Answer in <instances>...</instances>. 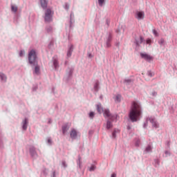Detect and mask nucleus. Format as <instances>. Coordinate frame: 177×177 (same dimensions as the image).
I'll list each match as a JSON object with an SVG mask.
<instances>
[{
    "mask_svg": "<svg viewBox=\"0 0 177 177\" xmlns=\"http://www.w3.org/2000/svg\"><path fill=\"white\" fill-rule=\"evenodd\" d=\"M140 117H142V106L139 102L133 101L131 103V106L129 113V120L131 122H136L140 120Z\"/></svg>",
    "mask_w": 177,
    "mask_h": 177,
    "instance_id": "f257e3e1",
    "label": "nucleus"
},
{
    "mask_svg": "<svg viewBox=\"0 0 177 177\" xmlns=\"http://www.w3.org/2000/svg\"><path fill=\"white\" fill-rule=\"evenodd\" d=\"M28 60L30 64H38V62L37 61V53L34 50H31L28 53Z\"/></svg>",
    "mask_w": 177,
    "mask_h": 177,
    "instance_id": "f03ea898",
    "label": "nucleus"
},
{
    "mask_svg": "<svg viewBox=\"0 0 177 177\" xmlns=\"http://www.w3.org/2000/svg\"><path fill=\"white\" fill-rule=\"evenodd\" d=\"M52 16H53V12H52V10L48 8L45 11L44 20L46 23H50L52 21Z\"/></svg>",
    "mask_w": 177,
    "mask_h": 177,
    "instance_id": "7ed1b4c3",
    "label": "nucleus"
},
{
    "mask_svg": "<svg viewBox=\"0 0 177 177\" xmlns=\"http://www.w3.org/2000/svg\"><path fill=\"white\" fill-rule=\"evenodd\" d=\"M104 117H106L107 118H109L111 121H114L115 118H117L116 115H111L109 109H104Z\"/></svg>",
    "mask_w": 177,
    "mask_h": 177,
    "instance_id": "20e7f679",
    "label": "nucleus"
},
{
    "mask_svg": "<svg viewBox=\"0 0 177 177\" xmlns=\"http://www.w3.org/2000/svg\"><path fill=\"white\" fill-rule=\"evenodd\" d=\"M140 56L142 57V59L147 60V62H151V60H153V57L149 55V54L141 53Z\"/></svg>",
    "mask_w": 177,
    "mask_h": 177,
    "instance_id": "39448f33",
    "label": "nucleus"
},
{
    "mask_svg": "<svg viewBox=\"0 0 177 177\" xmlns=\"http://www.w3.org/2000/svg\"><path fill=\"white\" fill-rule=\"evenodd\" d=\"M136 15V17L138 20H142V19H145V12H144L138 11Z\"/></svg>",
    "mask_w": 177,
    "mask_h": 177,
    "instance_id": "423d86ee",
    "label": "nucleus"
},
{
    "mask_svg": "<svg viewBox=\"0 0 177 177\" xmlns=\"http://www.w3.org/2000/svg\"><path fill=\"white\" fill-rule=\"evenodd\" d=\"M70 135H71V138L72 139H75V138H77V130L73 129L71 131Z\"/></svg>",
    "mask_w": 177,
    "mask_h": 177,
    "instance_id": "0eeeda50",
    "label": "nucleus"
},
{
    "mask_svg": "<svg viewBox=\"0 0 177 177\" xmlns=\"http://www.w3.org/2000/svg\"><path fill=\"white\" fill-rule=\"evenodd\" d=\"M40 3L43 9H46V8H48V1H46V0H40Z\"/></svg>",
    "mask_w": 177,
    "mask_h": 177,
    "instance_id": "6e6552de",
    "label": "nucleus"
},
{
    "mask_svg": "<svg viewBox=\"0 0 177 177\" xmlns=\"http://www.w3.org/2000/svg\"><path fill=\"white\" fill-rule=\"evenodd\" d=\"M70 129V126L68 124H65L62 127V132L64 135H66L67 133V131Z\"/></svg>",
    "mask_w": 177,
    "mask_h": 177,
    "instance_id": "1a4fd4ad",
    "label": "nucleus"
},
{
    "mask_svg": "<svg viewBox=\"0 0 177 177\" xmlns=\"http://www.w3.org/2000/svg\"><path fill=\"white\" fill-rule=\"evenodd\" d=\"M35 66V74H37L38 75L41 71V68H39V66H38V64L34 65Z\"/></svg>",
    "mask_w": 177,
    "mask_h": 177,
    "instance_id": "9d476101",
    "label": "nucleus"
},
{
    "mask_svg": "<svg viewBox=\"0 0 177 177\" xmlns=\"http://www.w3.org/2000/svg\"><path fill=\"white\" fill-rule=\"evenodd\" d=\"M0 79L1 80V81H3V82H6L8 77H6V75H5V73H0Z\"/></svg>",
    "mask_w": 177,
    "mask_h": 177,
    "instance_id": "9b49d317",
    "label": "nucleus"
},
{
    "mask_svg": "<svg viewBox=\"0 0 177 177\" xmlns=\"http://www.w3.org/2000/svg\"><path fill=\"white\" fill-rule=\"evenodd\" d=\"M96 107L99 114H102L103 113V108L102 107V104H97Z\"/></svg>",
    "mask_w": 177,
    "mask_h": 177,
    "instance_id": "f8f14e48",
    "label": "nucleus"
},
{
    "mask_svg": "<svg viewBox=\"0 0 177 177\" xmlns=\"http://www.w3.org/2000/svg\"><path fill=\"white\" fill-rule=\"evenodd\" d=\"M28 124V120L27 118H26L24 121H23V126L22 128L24 131H26V129H27V125Z\"/></svg>",
    "mask_w": 177,
    "mask_h": 177,
    "instance_id": "ddd939ff",
    "label": "nucleus"
},
{
    "mask_svg": "<svg viewBox=\"0 0 177 177\" xmlns=\"http://www.w3.org/2000/svg\"><path fill=\"white\" fill-rule=\"evenodd\" d=\"M149 121H150V122H151L153 127H157V123L156 122V119L155 118H150L149 119Z\"/></svg>",
    "mask_w": 177,
    "mask_h": 177,
    "instance_id": "4468645a",
    "label": "nucleus"
},
{
    "mask_svg": "<svg viewBox=\"0 0 177 177\" xmlns=\"http://www.w3.org/2000/svg\"><path fill=\"white\" fill-rule=\"evenodd\" d=\"M110 42H111V36H109L108 37V39H107V41H106L107 48H110L111 46V44Z\"/></svg>",
    "mask_w": 177,
    "mask_h": 177,
    "instance_id": "2eb2a0df",
    "label": "nucleus"
},
{
    "mask_svg": "<svg viewBox=\"0 0 177 177\" xmlns=\"http://www.w3.org/2000/svg\"><path fill=\"white\" fill-rule=\"evenodd\" d=\"M99 85H100V83L99 82V81H97L94 85V89L96 91H99Z\"/></svg>",
    "mask_w": 177,
    "mask_h": 177,
    "instance_id": "dca6fc26",
    "label": "nucleus"
},
{
    "mask_svg": "<svg viewBox=\"0 0 177 177\" xmlns=\"http://www.w3.org/2000/svg\"><path fill=\"white\" fill-rule=\"evenodd\" d=\"M73 53V46L69 48V50L67 53L68 57H70Z\"/></svg>",
    "mask_w": 177,
    "mask_h": 177,
    "instance_id": "f3484780",
    "label": "nucleus"
},
{
    "mask_svg": "<svg viewBox=\"0 0 177 177\" xmlns=\"http://www.w3.org/2000/svg\"><path fill=\"white\" fill-rule=\"evenodd\" d=\"M110 128H113V124H111V122L108 120L106 122V129H110Z\"/></svg>",
    "mask_w": 177,
    "mask_h": 177,
    "instance_id": "a211bd4d",
    "label": "nucleus"
},
{
    "mask_svg": "<svg viewBox=\"0 0 177 177\" xmlns=\"http://www.w3.org/2000/svg\"><path fill=\"white\" fill-rule=\"evenodd\" d=\"M11 10L12 12H14L15 13H16L17 12V6L11 5Z\"/></svg>",
    "mask_w": 177,
    "mask_h": 177,
    "instance_id": "6ab92c4d",
    "label": "nucleus"
},
{
    "mask_svg": "<svg viewBox=\"0 0 177 177\" xmlns=\"http://www.w3.org/2000/svg\"><path fill=\"white\" fill-rule=\"evenodd\" d=\"M115 102H121V95L118 94L115 97Z\"/></svg>",
    "mask_w": 177,
    "mask_h": 177,
    "instance_id": "aec40b11",
    "label": "nucleus"
},
{
    "mask_svg": "<svg viewBox=\"0 0 177 177\" xmlns=\"http://www.w3.org/2000/svg\"><path fill=\"white\" fill-rule=\"evenodd\" d=\"M53 65L55 66V68H57V67H59V62H57V59H54L53 61Z\"/></svg>",
    "mask_w": 177,
    "mask_h": 177,
    "instance_id": "412c9836",
    "label": "nucleus"
},
{
    "mask_svg": "<svg viewBox=\"0 0 177 177\" xmlns=\"http://www.w3.org/2000/svg\"><path fill=\"white\" fill-rule=\"evenodd\" d=\"M152 149H151V146L148 145L146 149H145V151L146 153H149V151H151Z\"/></svg>",
    "mask_w": 177,
    "mask_h": 177,
    "instance_id": "4be33fe9",
    "label": "nucleus"
},
{
    "mask_svg": "<svg viewBox=\"0 0 177 177\" xmlns=\"http://www.w3.org/2000/svg\"><path fill=\"white\" fill-rule=\"evenodd\" d=\"M142 42H143V37H140V41H136V45L139 46V45H140V44H142Z\"/></svg>",
    "mask_w": 177,
    "mask_h": 177,
    "instance_id": "5701e85b",
    "label": "nucleus"
},
{
    "mask_svg": "<svg viewBox=\"0 0 177 177\" xmlns=\"http://www.w3.org/2000/svg\"><path fill=\"white\" fill-rule=\"evenodd\" d=\"M152 32H153V35H155V37H158V35H159L158 32H157V30L156 29H153L152 30Z\"/></svg>",
    "mask_w": 177,
    "mask_h": 177,
    "instance_id": "b1692460",
    "label": "nucleus"
},
{
    "mask_svg": "<svg viewBox=\"0 0 177 177\" xmlns=\"http://www.w3.org/2000/svg\"><path fill=\"white\" fill-rule=\"evenodd\" d=\"M98 3L100 6H103V5L104 4V0H98Z\"/></svg>",
    "mask_w": 177,
    "mask_h": 177,
    "instance_id": "393cba45",
    "label": "nucleus"
},
{
    "mask_svg": "<svg viewBox=\"0 0 177 177\" xmlns=\"http://www.w3.org/2000/svg\"><path fill=\"white\" fill-rule=\"evenodd\" d=\"M165 42V40H164V39H160V41H158V44L160 45H164Z\"/></svg>",
    "mask_w": 177,
    "mask_h": 177,
    "instance_id": "a878e982",
    "label": "nucleus"
},
{
    "mask_svg": "<svg viewBox=\"0 0 177 177\" xmlns=\"http://www.w3.org/2000/svg\"><path fill=\"white\" fill-rule=\"evenodd\" d=\"M147 75H148V77H150V78H151V77H153V75H154V74H153V73H151V71H148Z\"/></svg>",
    "mask_w": 177,
    "mask_h": 177,
    "instance_id": "bb28decb",
    "label": "nucleus"
},
{
    "mask_svg": "<svg viewBox=\"0 0 177 177\" xmlns=\"http://www.w3.org/2000/svg\"><path fill=\"white\" fill-rule=\"evenodd\" d=\"M117 132H120V131H119V130H117V129H115V130L113 131V133H112L113 138H115V133H117Z\"/></svg>",
    "mask_w": 177,
    "mask_h": 177,
    "instance_id": "cd10ccee",
    "label": "nucleus"
},
{
    "mask_svg": "<svg viewBox=\"0 0 177 177\" xmlns=\"http://www.w3.org/2000/svg\"><path fill=\"white\" fill-rule=\"evenodd\" d=\"M93 117H95V113L94 112H90L89 118H93Z\"/></svg>",
    "mask_w": 177,
    "mask_h": 177,
    "instance_id": "c85d7f7f",
    "label": "nucleus"
},
{
    "mask_svg": "<svg viewBox=\"0 0 177 177\" xmlns=\"http://www.w3.org/2000/svg\"><path fill=\"white\" fill-rule=\"evenodd\" d=\"M95 168H96L95 165H91V167L89 168V171H95Z\"/></svg>",
    "mask_w": 177,
    "mask_h": 177,
    "instance_id": "c756f323",
    "label": "nucleus"
},
{
    "mask_svg": "<svg viewBox=\"0 0 177 177\" xmlns=\"http://www.w3.org/2000/svg\"><path fill=\"white\" fill-rule=\"evenodd\" d=\"M19 56H20V57H23V56H24V50H21L19 52Z\"/></svg>",
    "mask_w": 177,
    "mask_h": 177,
    "instance_id": "7c9ffc66",
    "label": "nucleus"
},
{
    "mask_svg": "<svg viewBox=\"0 0 177 177\" xmlns=\"http://www.w3.org/2000/svg\"><path fill=\"white\" fill-rule=\"evenodd\" d=\"M147 44L150 45V44H151V40L150 39H147Z\"/></svg>",
    "mask_w": 177,
    "mask_h": 177,
    "instance_id": "2f4dec72",
    "label": "nucleus"
},
{
    "mask_svg": "<svg viewBox=\"0 0 177 177\" xmlns=\"http://www.w3.org/2000/svg\"><path fill=\"white\" fill-rule=\"evenodd\" d=\"M151 95H152V96H157V92L153 91V92L151 93Z\"/></svg>",
    "mask_w": 177,
    "mask_h": 177,
    "instance_id": "473e14b6",
    "label": "nucleus"
},
{
    "mask_svg": "<svg viewBox=\"0 0 177 177\" xmlns=\"http://www.w3.org/2000/svg\"><path fill=\"white\" fill-rule=\"evenodd\" d=\"M165 154H166V156H170L171 153H169V151H166Z\"/></svg>",
    "mask_w": 177,
    "mask_h": 177,
    "instance_id": "72a5a7b5",
    "label": "nucleus"
},
{
    "mask_svg": "<svg viewBox=\"0 0 177 177\" xmlns=\"http://www.w3.org/2000/svg\"><path fill=\"white\" fill-rule=\"evenodd\" d=\"M47 31L48 32H50V31H52V27H49L48 28H47Z\"/></svg>",
    "mask_w": 177,
    "mask_h": 177,
    "instance_id": "f704fd0d",
    "label": "nucleus"
},
{
    "mask_svg": "<svg viewBox=\"0 0 177 177\" xmlns=\"http://www.w3.org/2000/svg\"><path fill=\"white\" fill-rule=\"evenodd\" d=\"M140 145V140H138L137 142L136 143V146H139Z\"/></svg>",
    "mask_w": 177,
    "mask_h": 177,
    "instance_id": "c9c22d12",
    "label": "nucleus"
},
{
    "mask_svg": "<svg viewBox=\"0 0 177 177\" xmlns=\"http://www.w3.org/2000/svg\"><path fill=\"white\" fill-rule=\"evenodd\" d=\"M63 167H67V165H66V161L62 162Z\"/></svg>",
    "mask_w": 177,
    "mask_h": 177,
    "instance_id": "e433bc0d",
    "label": "nucleus"
},
{
    "mask_svg": "<svg viewBox=\"0 0 177 177\" xmlns=\"http://www.w3.org/2000/svg\"><path fill=\"white\" fill-rule=\"evenodd\" d=\"M111 177H117V174L115 173H113L111 174Z\"/></svg>",
    "mask_w": 177,
    "mask_h": 177,
    "instance_id": "4c0bfd02",
    "label": "nucleus"
},
{
    "mask_svg": "<svg viewBox=\"0 0 177 177\" xmlns=\"http://www.w3.org/2000/svg\"><path fill=\"white\" fill-rule=\"evenodd\" d=\"M48 143H49V145H50L52 143V140L50 139L48 140Z\"/></svg>",
    "mask_w": 177,
    "mask_h": 177,
    "instance_id": "58836bf2",
    "label": "nucleus"
}]
</instances>
